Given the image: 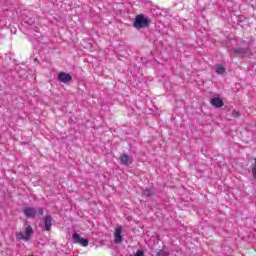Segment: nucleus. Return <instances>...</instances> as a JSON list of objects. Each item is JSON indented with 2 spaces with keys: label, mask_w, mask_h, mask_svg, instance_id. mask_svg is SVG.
Returning <instances> with one entry per match:
<instances>
[{
  "label": "nucleus",
  "mask_w": 256,
  "mask_h": 256,
  "mask_svg": "<svg viewBox=\"0 0 256 256\" xmlns=\"http://www.w3.org/2000/svg\"><path fill=\"white\" fill-rule=\"evenodd\" d=\"M157 256H169V253L165 250H159L156 254Z\"/></svg>",
  "instance_id": "4468645a"
},
{
  "label": "nucleus",
  "mask_w": 256,
  "mask_h": 256,
  "mask_svg": "<svg viewBox=\"0 0 256 256\" xmlns=\"http://www.w3.org/2000/svg\"><path fill=\"white\" fill-rule=\"evenodd\" d=\"M119 159L120 164L125 165L126 167L133 163V156H129L127 153H123Z\"/></svg>",
  "instance_id": "423d86ee"
},
{
  "label": "nucleus",
  "mask_w": 256,
  "mask_h": 256,
  "mask_svg": "<svg viewBox=\"0 0 256 256\" xmlns=\"http://www.w3.org/2000/svg\"><path fill=\"white\" fill-rule=\"evenodd\" d=\"M121 233H123V227L118 226L114 232V242L115 243H123V236H121Z\"/></svg>",
  "instance_id": "6e6552de"
},
{
  "label": "nucleus",
  "mask_w": 256,
  "mask_h": 256,
  "mask_svg": "<svg viewBox=\"0 0 256 256\" xmlns=\"http://www.w3.org/2000/svg\"><path fill=\"white\" fill-rule=\"evenodd\" d=\"M37 213L38 215H43L44 213L43 208H38Z\"/></svg>",
  "instance_id": "dca6fc26"
},
{
  "label": "nucleus",
  "mask_w": 256,
  "mask_h": 256,
  "mask_svg": "<svg viewBox=\"0 0 256 256\" xmlns=\"http://www.w3.org/2000/svg\"><path fill=\"white\" fill-rule=\"evenodd\" d=\"M26 27L35 33H39V26L35 23V19L29 18L24 21Z\"/></svg>",
  "instance_id": "7ed1b4c3"
},
{
  "label": "nucleus",
  "mask_w": 256,
  "mask_h": 256,
  "mask_svg": "<svg viewBox=\"0 0 256 256\" xmlns=\"http://www.w3.org/2000/svg\"><path fill=\"white\" fill-rule=\"evenodd\" d=\"M142 195L144 197H153V195H155V191L151 190V189H144L142 191Z\"/></svg>",
  "instance_id": "f8f14e48"
},
{
  "label": "nucleus",
  "mask_w": 256,
  "mask_h": 256,
  "mask_svg": "<svg viewBox=\"0 0 256 256\" xmlns=\"http://www.w3.org/2000/svg\"><path fill=\"white\" fill-rule=\"evenodd\" d=\"M31 235H33V227L26 226L25 234L23 232H19L16 234V237L22 241H29V239H31Z\"/></svg>",
  "instance_id": "f03ea898"
},
{
  "label": "nucleus",
  "mask_w": 256,
  "mask_h": 256,
  "mask_svg": "<svg viewBox=\"0 0 256 256\" xmlns=\"http://www.w3.org/2000/svg\"><path fill=\"white\" fill-rule=\"evenodd\" d=\"M23 213L25 217H27L28 219H34L35 215H37V208L24 207Z\"/></svg>",
  "instance_id": "39448f33"
},
{
  "label": "nucleus",
  "mask_w": 256,
  "mask_h": 256,
  "mask_svg": "<svg viewBox=\"0 0 256 256\" xmlns=\"http://www.w3.org/2000/svg\"><path fill=\"white\" fill-rule=\"evenodd\" d=\"M216 73L218 75H223V73H225V67L221 66V65H217L216 66Z\"/></svg>",
  "instance_id": "ddd939ff"
},
{
  "label": "nucleus",
  "mask_w": 256,
  "mask_h": 256,
  "mask_svg": "<svg viewBox=\"0 0 256 256\" xmlns=\"http://www.w3.org/2000/svg\"><path fill=\"white\" fill-rule=\"evenodd\" d=\"M72 238L76 243H79L80 245H82V247H87V245H89V240L82 238L81 235L77 233H74L72 235Z\"/></svg>",
  "instance_id": "1a4fd4ad"
},
{
  "label": "nucleus",
  "mask_w": 256,
  "mask_h": 256,
  "mask_svg": "<svg viewBox=\"0 0 256 256\" xmlns=\"http://www.w3.org/2000/svg\"><path fill=\"white\" fill-rule=\"evenodd\" d=\"M210 103H211L212 107H216L217 109H219V108L223 107V105H225L223 103V100H221V98H219V97L212 98Z\"/></svg>",
  "instance_id": "9b49d317"
},
{
  "label": "nucleus",
  "mask_w": 256,
  "mask_h": 256,
  "mask_svg": "<svg viewBox=\"0 0 256 256\" xmlns=\"http://www.w3.org/2000/svg\"><path fill=\"white\" fill-rule=\"evenodd\" d=\"M232 117L239 118V117H241V113L237 110H233Z\"/></svg>",
  "instance_id": "2eb2a0df"
},
{
  "label": "nucleus",
  "mask_w": 256,
  "mask_h": 256,
  "mask_svg": "<svg viewBox=\"0 0 256 256\" xmlns=\"http://www.w3.org/2000/svg\"><path fill=\"white\" fill-rule=\"evenodd\" d=\"M149 25H151V20L143 14L136 16L133 23L135 29H145V27H149Z\"/></svg>",
  "instance_id": "f257e3e1"
},
{
  "label": "nucleus",
  "mask_w": 256,
  "mask_h": 256,
  "mask_svg": "<svg viewBox=\"0 0 256 256\" xmlns=\"http://www.w3.org/2000/svg\"><path fill=\"white\" fill-rule=\"evenodd\" d=\"M58 81L65 84L71 83V81H73V77L69 73L60 72L58 74Z\"/></svg>",
  "instance_id": "20e7f679"
},
{
  "label": "nucleus",
  "mask_w": 256,
  "mask_h": 256,
  "mask_svg": "<svg viewBox=\"0 0 256 256\" xmlns=\"http://www.w3.org/2000/svg\"><path fill=\"white\" fill-rule=\"evenodd\" d=\"M53 217H51V215H47L44 218V229L45 231H51V227H53Z\"/></svg>",
  "instance_id": "9d476101"
},
{
  "label": "nucleus",
  "mask_w": 256,
  "mask_h": 256,
  "mask_svg": "<svg viewBox=\"0 0 256 256\" xmlns=\"http://www.w3.org/2000/svg\"><path fill=\"white\" fill-rule=\"evenodd\" d=\"M232 52L237 57H249V48H234Z\"/></svg>",
  "instance_id": "0eeeda50"
}]
</instances>
